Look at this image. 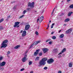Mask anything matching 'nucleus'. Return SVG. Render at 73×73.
Here are the masks:
<instances>
[{"instance_id":"obj_1","label":"nucleus","mask_w":73,"mask_h":73,"mask_svg":"<svg viewBox=\"0 0 73 73\" xmlns=\"http://www.w3.org/2000/svg\"><path fill=\"white\" fill-rule=\"evenodd\" d=\"M47 60H48V58H44L40 60L39 64L40 66H41V65H45L46 64V62L45 61H46Z\"/></svg>"},{"instance_id":"obj_2","label":"nucleus","mask_w":73,"mask_h":73,"mask_svg":"<svg viewBox=\"0 0 73 73\" xmlns=\"http://www.w3.org/2000/svg\"><path fill=\"white\" fill-rule=\"evenodd\" d=\"M8 42V40L7 39L4 40L1 44V48H6L8 45V44H6V43H7Z\"/></svg>"},{"instance_id":"obj_3","label":"nucleus","mask_w":73,"mask_h":73,"mask_svg":"<svg viewBox=\"0 0 73 73\" xmlns=\"http://www.w3.org/2000/svg\"><path fill=\"white\" fill-rule=\"evenodd\" d=\"M28 7H30L31 8H33L35 7V2H33L31 3H28Z\"/></svg>"},{"instance_id":"obj_4","label":"nucleus","mask_w":73,"mask_h":73,"mask_svg":"<svg viewBox=\"0 0 73 73\" xmlns=\"http://www.w3.org/2000/svg\"><path fill=\"white\" fill-rule=\"evenodd\" d=\"M44 19V17L43 16H41L39 19V17L38 19H37V20L36 21V23H38V21H39V22L40 23L43 21V20Z\"/></svg>"},{"instance_id":"obj_5","label":"nucleus","mask_w":73,"mask_h":73,"mask_svg":"<svg viewBox=\"0 0 73 73\" xmlns=\"http://www.w3.org/2000/svg\"><path fill=\"white\" fill-rule=\"evenodd\" d=\"M47 62L48 64H52V63L54 62V60L52 58H50L48 59L47 61Z\"/></svg>"},{"instance_id":"obj_6","label":"nucleus","mask_w":73,"mask_h":73,"mask_svg":"<svg viewBox=\"0 0 73 73\" xmlns=\"http://www.w3.org/2000/svg\"><path fill=\"white\" fill-rule=\"evenodd\" d=\"M20 24V22H16L15 23V25H14V28H15V27H16L17 26V28H18V27H20L19 25V24ZM19 25V26H18Z\"/></svg>"},{"instance_id":"obj_7","label":"nucleus","mask_w":73,"mask_h":73,"mask_svg":"<svg viewBox=\"0 0 73 73\" xmlns=\"http://www.w3.org/2000/svg\"><path fill=\"white\" fill-rule=\"evenodd\" d=\"M39 51H40V49H38L36 50V52H34V55L35 56H37V54H38Z\"/></svg>"},{"instance_id":"obj_8","label":"nucleus","mask_w":73,"mask_h":73,"mask_svg":"<svg viewBox=\"0 0 73 73\" xmlns=\"http://www.w3.org/2000/svg\"><path fill=\"white\" fill-rule=\"evenodd\" d=\"M6 64V62H3L2 63L0 62V68L1 66L3 67L5 66Z\"/></svg>"},{"instance_id":"obj_9","label":"nucleus","mask_w":73,"mask_h":73,"mask_svg":"<svg viewBox=\"0 0 73 73\" xmlns=\"http://www.w3.org/2000/svg\"><path fill=\"white\" fill-rule=\"evenodd\" d=\"M30 25H26L25 26V31H27V30H28V29H29V28H30Z\"/></svg>"},{"instance_id":"obj_10","label":"nucleus","mask_w":73,"mask_h":73,"mask_svg":"<svg viewBox=\"0 0 73 73\" xmlns=\"http://www.w3.org/2000/svg\"><path fill=\"white\" fill-rule=\"evenodd\" d=\"M27 57V55H25V56L23 57L22 59V60L23 62H25L26 60V58Z\"/></svg>"},{"instance_id":"obj_11","label":"nucleus","mask_w":73,"mask_h":73,"mask_svg":"<svg viewBox=\"0 0 73 73\" xmlns=\"http://www.w3.org/2000/svg\"><path fill=\"white\" fill-rule=\"evenodd\" d=\"M26 34L27 32L26 31H23L22 34V37H24L25 36H26Z\"/></svg>"},{"instance_id":"obj_12","label":"nucleus","mask_w":73,"mask_h":73,"mask_svg":"<svg viewBox=\"0 0 73 73\" xmlns=\"http://www.w3.org/2000/svg\"><path fill=\"white\" fill-rule=\"evenodd\" d=\"M43 52L44 53L46 52H47L49 50V49H48V48H43Z\"/></svg>"},{"instance_id":"obj_13","label":"nucleus","mask_w":73,"mask_h":73,"mask_svg":"<svg viewBox=\"0 0 73 73\" xmlns=\"http://www.w3.org/2000/svg\"><path fill=\"white\" fill-rule=\"evenodd\" d=\"M39 42H40V41H36L33 43V44L34 45H37V44H38Z\"/></svg>"},{"instance_id":"obj_14","label":"nucleus","mask_w":73,"mask_h":73,"mask_svg":"<svg viewBox=\"0 0 73 73\" xmlns=\"http://www.w3.org/2000/svg\"><path fill=\"white\" fill-rule=\"evenodd\" d=\"M70 21V19L69 18H67L64 21V22H68V21Z\"/></svg>"},{"instance_id":"obj_15","label":"nucleus","mask_w":73,"mask_h":73,"mask_svg":"<svg viewBox=\"0 0 73 73\" xmlns=\"http://www.w3.org/2000/svg\"><path fill=\"white\" fill-rule=\"evenodd\" d=\"M69 67H72L73 64H72V62H70V63H69Z\"/></svg>"},{"instance_id":"obj_16","label":"nucleus","mask_w":73,"mask_h":73,"mask_svg":"<svg viewBox=\"0 0 73 73\" xmlns=\"http://www.w3.org/2000/svg\"><path fill=\"white\" fill-rule=\"evenodd\" d=\"M72 13H73V12H69L68 14V16H70Z\"/></svg>"},{"instance_id":"obj_17","label":"nucleus","mask_w":73,"mask_h":73,"mask_svg":"<svg viewBox=\"0 0 73 73\" xmlns=\"http://www.w3.org/2000/svg\"><path fill=\"white\" fill-rule=\"evenodd\" d=\"M59 37L60 38H63L64 37V34H62L60 35L59 36Z\"/></svg>"},{"instance_id":"obj_18","label":"nucleus","mask_w":73,"mask_h":73,"mask_svg":"<svg viewBox=\"0 0 73 73\" xmlns=\"http://www.w3.org/2000/svg\"><path fill=\"white\" fill-rule=\"evenodd\" d=\"M20 45H18L16 46H15V47L14 48L15 49H18V48H19V47H20Z\"/></svg>"},{"instance_id":"obj_19","label":"nucleus","mask_w":73,"mask_h":73,"mask_svg":"<svg viewBox=\"0 0 73 73\" xmlns=\"http://www.w3.org/2000/svg\"><path fill=\"white\" fill-rule=\"evenodd\" d=\"M39 58H40V57H36V58L35 59V60L36 61H37L38 60H39Z\"/></svg>"},{"instance_id":"obj_20","label":"nucleus","mask_w":73,"mask_h":73,"mask_svg":"<svg viewBox=\"0 0 73 73\" xmlns=\"http://www.w3.org/2000/svg\"><path fill=\"white\" fill-rule=\"evenodd\" d=\"M68 31L69 32V33H70L72 32V29H68Z\"/></svg>"},{"instance_id":"obj_21","label":"nucleus","mask_w":73,"mask_h":73,"mask_svg":"<svg viewBox=\"0 0 73 73\" xmlns=\"http://www.w3.org/2000/svg\"><path fill=\"white\" fill-rule=\"evenodd\" d=\"M29 61H30V62H29V65H32L33 62L32 61H31V60Z\"/></svg>"},{"instance_id":"obj_22","label":"nucleus","mask_w":73,"mask_h":73,"mask_svg":"<svg viewBox=\"0 0 73 73\" xmlns=\"http://www.w3.org/2000/svg\"><path fill=\"white\" fill-rule=\"evenodd\" d=\"M65 51H66V48H64L62 51V53H63V52H65Z\"/></svg>"},{"instance_id":"obj_23","label":"nucleus","mask_w":73,"mask_h":73,"mask_svg":"<svg viewBox=\"0 0 73 73\" xmlns=\"http://www.w3.org/2000/svg\"><path fill=\"white\" fill-rule=\"evenodd\" d=\"M4 29V28H3V27L1 26H0V30L1 31V30H3V29Z\"/></svg>"},{"instance_id":"obj_24","label":"nucleus","mask_w":73,"mask_h":73,"mask_svg":"<svg viewBox=\"0 0 73 73\" xmlns=\"http://www.w3.org/2000/svg\"><path fill=\"white\" fill-rule=\"evenodd\" d=\"M69 8H71L72 9H73V4H72L69 7Z\"/></svg>"},{"instance_id":"obj_25","label":"nucleus","mask_w":73,"mask_h":73,"mask_svg":"<svg viewBox=\"0 0 73 73\" xmlns=\"http://www.w3.org/2000/svg\"><path fill=\"white\" fill-rule=\"evenodd\" d=\"M52 38L54 40H55V39H56V36H53L52 37Z\"/></svg>"},{"instance_id":"obj_26","label":"nucleus","mask_w":73,"mask_h":73,"mask_svg":"<svg viewBox=\"0 0 73 73\" xmlns=\"http://www.w3.org/2000/svg\"><path fill=\"white\" fill-rule=\"evenodd\" d=\"M66 33L67 34H69V30H68L66 31Z\"/></svg>"},{"instance_id":"obj_27","label":"nucleus","mask_w":73,"mask_h":73,"mask_svg":"<svg viewBox=\"0 0 73 73\" xmlns=\"http://www.w3.org/2000/svg\"><path fill=\"white\" fill-rule=\"evenodd\" d=\"M42 52H40L39 53V55L40 56H42Z\"/></svg>"},{"instance_id":"obj_28","label":"nucleus","mask_w":73,"mask_h":73,"mask_svg":"<svg viewBox=\"0 0 73 73\" xmlns=\"http://www.w3.org/2000/svg\"><path fill=\"white\" fill-rule=\"evenodd\" d=\"M27 10L28 12H29L31 10V8H28L27 9Z\"/></svg>"},{"instance_id":"obj_29","label":"nucleus","mask_w":73,"mask_h":73,"mask_svg":"<svg viewBox=\"0 0 73 73\" xmlns=\"http://www.w3.org/2000/svg\"><path fill=\"white\" fill-rule=\"evenodd\" d=\"M26 12H27V10H24L23 12V14H25Z\"/></svg>"},{"instance_id":"obj_30","label":"nucleus","mask_w":73,"mask_h":73,"mask_svg":"<svg viewBox=\"0 0 73 73\" xmlns=\"http://www.w3.org/2000/svg\"><path fill=\"white\" fill-rule=\"evenodd\" d=\"M51 41V39H47L46 41V42H48V41Z\"/></svg>"},{"instance_id":"obj_31","label":"nucleus","mask_w":73,"mask_h":73,"mask_svg":"<svg viewBox=\"0 0 73 73\" xmlns=\"http://www.w3.org/2000/svg\"><path fill=\"white\" fill-rule=\"evenodd\" d=\"M4 20L3 19H2L0 20V23H1Z\"/></svg>"},{"instance_id":"obj_32","label":"nucleus","mask_w":73,"mask_h":73,"mask_svg":"<svg viewBox=\"0 0 73 73\" xmlns=\"http://www.w3.org/2000/svg\"><path fill=\"white\" fill-rule=\"evenodd\" d=\"M35 34L37 36L38 35V33L37 31H36L35 32Z\"/></svg>"},{"instance_id":"obj_33","label":"nucleus","mask_w":73,"mask_h":73,"mask_svg":"<svg viewBox=\"0 0 73 73\" xmlns=\"http://www.w3.org/2000/svg\"><path fill=\"white\" fill-rule=\"evenodd\" d=\"M17 7V5H16L15 6H14L13 8V9H16V7Z\"/></svg>"},{"instance_id":"obj_34","label":"nucleus","mask_w":73,"mask_h":73,"mask_svg":"<svg viewBox=\"0 0 73 73\" xmlns=\"http://www.w3.org/2000/svg\"><path fill=\"white\" fill-rule=\"evenodd\" d=\"M3 56H1L0 57V61H1V60H3Z\"/></svg>"},{"instance_id":"obj_35","label":"nucleus","mask_w":73,"mask_h":73,"mask_svg":"<svg viewBox=\"0 0 73 73\" xmlns=\"http://www.w3.org/2000/svg\"><path fill=\"white\" fill-rule=\"evenodd\" d=\"M44 70H46V69H48V67H45L44 68Z\"/></svg>"},{"instance_id":"obj_36","label":"nucleus","mask_w":73,"mask_h":73,"mask_svg":"<svg viewBox=\"0 0 73 73\" xmlns=\"http://www.w3.org/2000/svg\"><path fill=\"white\" fill-rule=\"evenodd\" d=\"M10 53H11V52H10V51H8L7 52V55H9V54H10Z\"/></svg>"},{"instance_id":"obj_37","label":"nucleus","mask_w":73,"mask_h":73,"mask_svg":"<svg viewBox=\"0 0 73 73\" xmlns=\"http://www.w3.org/2000/svg\"><path fill=\"white\" fill-rule=\"evenodd\" d=\"M25 70V69L24 68H23L21 69V71H23V70Z\"/></svg>"},{"instance_id":"obj_38","label":"nucleus","mask_w":73,"mask_h":73,"mask_svg":"<svg viewBox=\"0 0 73 73\" xmlns=\"http://www.w3.org/2000/svg\"><path fill=\"white\" fill-rule=\"evenodd\" d=\"M61 57H62L61 55H59L58 57V58H61Z\"/></svg>"},{"instance_id":"obj_39","label":"nucleus","mask_w":73,"mask_h":73,"mask_svg":"<svg viewBox=\"0 0 73 73\" xmlns=\"http://www.w3.org/2000/svg\"><path fill=\"white\" fill-rule=\"evenodd\" d=\"M11 16H7V18L9 19H10V18H11Z\"/></svg>"},{"instance_id":"obj_40","label":"nucleus","mask_w":73,"mask_h":73,"mask_svg":"<svg viewBox=\"0 0 73 73\" xmlns=\"http://www.w3.org/2000/svg\"><path fill=\"white\" fill-rule=\"evenodd\" d=\"M52 42L51 41H50L48 42V44H52Z\"/></svg>"},{"instance_id":"obj_41","label":"nucleus","mask_w":73,"mask_h":73,"mask_svg":"<svg viewBox=\"0 0 73 73\" xmlns=\"http://www.w3.org/2000/svg\"><path fill=\"white\" fill-rule=\"evenodd\" d=\"M24 15H22L20 17V18H22L23 16H24Z\"/></svg>"},{"instance_id":"obj_42","label":"nucleus","mask_w":73,"mask_h":73,"mask_svg":"<svg viewBox=\"0 0 73 73\" xmlns=\"http://www.w3.org/2000/svg\"><path fill=\"white\" fill-rule=\"evenodd\" d=\"M54 33V32H52L51 33V35H53Z\"/></svg>"},{"instance_id":"obj_43","label":"nucleus","mask_w":73,"mask_h":73,"mask_svg":"<svg viewBox=\"0 0 73 73\" xmlns=\"http://www.w3.org/2000/svg\"><path fill=\"white\" fill-rule=\"evenodd\" d=\"M58 73H62L61 71H59L58 72Z\"/></svg>"},{"instance_id":"obj_44","label":"nucleus","mask_w":73,"mask_h":73,"mask_svg":"<svg viewBox=\"0 0 73 73\" xmlns=\"http://www.w3.org/2000/svg\"><path fill=\"white\" fill-rule=\"evenodd\" d=\"M23 30H21L20 32V33H23Z\"/></svg>"},{"instance_id":"obj_45","label":"nucleus","mask_w":73,"mask_h":73,"mask_svg":"<svg viewBox=\"0 0 73 73\" xmlns=\"http://www.w3.org/2000/svg\"><path fill=\"white\" fill-rule=\"evenodd\" d=\"M62 53V52H60V53L58 54V55H60V54H61Z\"/></svg>"},{"instance_id":"obj_46","label":"nucleus","mask_w":73,"mask_h":73,"mask_svg":"<svg viewBox=\"0 0 73 73\" xmlns=\"http://www.w3.org/2000/svg\"><path fill=\"white\" fill-rule=\"evenodd\" d=\"M54 12H52L51 13V15H52V16H53V15Z\"/></svg>"},{"instance_id":"obj_47","label":"nucleus","mask_w":73,"mask_h":73,"mask_svg":"<svg viewBox=\"0 0 73 73\" xmlns=\"http://www.w3.org/2000/svg\"><path fill=\"white\" fill-rule=\"evenodd\" d=\"M63 25H64V26H66V24H64Z\"/></svg>"},{"instance_id":"obj_48","label":"nucleus","mask_w":73,"mask_h":73,"mask_svg":"<svg viewBox=\"0 0 73 73\" xmlns=\"http://www.w3.org/2000/svg\"><path fill=\"white\" fill-rule=\"evenodd\" d=\"M30 73H33V72L31 71L30 72Z\"/></svg>"},{"instance_id":"obj_49","label":"nucleus","mask_w":73,"mask_h":73,"mask_svg":"<svg viewBox=\"0 0 73 73\" xmlns=\"http://www.w3.org/2000/svg\"><path fill=\"white\" fill-rule=\"evenodd\" d=\"M48 28H49V24H48V27H47Z\"/></svg>"},{"instance_id":"obj_50","label":"nucleus","mask_w":73,"mask_h":73,"mask_svg":"<svg viewBox=\"0 0 73 73\" xmlns=\"http://www.w3.org/2000/svg\"><path fill=\"white\" fill-rule=\"evenodd\" d=\"M70 1V0H67V2H69Z\"/></svg>"},{"instance_id":"obj_51","label":"nucleus","mask_w":73,"mask_h":73,"mask_svg":"<svg viewBox=\"0 0 73 73\" xmlns=\"http://www.w3.org/2000/svg\"><path fill=\"white\" fill-rule=\"evenodd\" d=\"M54 9L53 10H52V12H54Z\"/></svg>"},{"instance_id":"obj_52","label":"nucleus","mask_w":73,"mask_h":73,"mask_svg":"<svg viewBox=\"0 0 73 73\" xmlns=\"http://www.w3.org/2000/svg\"><path fill=\"white\" fill-rule=\"evenodd\" d=\"M53 26H51V28H53Z\"/></svg>"},{"instance_id":"obj_53","label":"nucleus","mask_w":73,"mask_h":73,"mask_svg":"<svg viewBox=\"0 0 73 73\" xmlns=\"http://www.w3.org/2000/svg\"><path fill=\"white\" fill-rule=\"evenodd\" d=\"M2 69H3H3H4V68H1V70H2Z\"/></svg>"},{"instance_id":"obj_54","label":"nucleus","mask_w":73,"mask_h":73,"mask_svg":"<svg viewBox=\"0 0 73 73\" xmlns=\"http://www.w3.org/2000/svg\"><path fill=\"white\" fill-rule=\"evenodd\" d=\"M62 56H65V54H62Z\"/></svg>"},{"instance_id":"obj_55","label":"nucleus","mask_w":73,"mask_h":73,"mask_svg":"<svg viewBox=\"0 0 73 73\" xmlns=\"http://www.w3.org/2000/svg\"><path fill=\"white\" fill-rule=\"evenodd\" d=\"M54 25V23H53L52 25V26H53V25Z\"/></svg>"},{"instance_id":"obj_56","label":"nucleus","mask_w":73,"mask_h":73,"mask_svg":"<svg viewBox=\"0 0 73 73\" xmlns=\"http://www.w3.org/2000/svg\"><path fill=\"white\" fill-rule=\"evenodd\" d=\"M60 32H61V30H59V33H60Z\"/></svg>"},{"instance_id":"obj_57","label":"nucleus","mask_w":73,"mask_h":73,"mask_svg":"<svg viewBox=\"0 0 73 73\" xmlns=\"http://www.w3.org/2000/svg\"><path fill=\"white\" fill-rule=\"evenodd\" d=\"M6 21H8V19L7 18L6 19Z\"/></svg>"},{"instance_id":"obj_58","label":"nucleus","mask_w":73,"mask_h":73,"mask_svg":"<svg viewBox=\"0 0 73 73\" xmlns=\"http://www.w3.org/2000/svg\"><path fill=\"white\" fill-rule=\"evenodd\" d=\"M35 12H37V11H34Z\"/></svg>"},{"instance_id":"obj_59","label":"nucleus","mask_w":73,"mask_h":73,"mask_svg":"<svg viewBox=\"0 0 73 73\" xmlns=\"http://www.w3.org/2000/svg\"><path fill=\"white\" fill-rule=\"evenodd\" d=\"M38 29H39V26H38Z\"/></svg>"},{"instance_id":"obj_60","label":"nucleus","mask_w":73,"mask_h":73,"mask_svg":"<svg viewBox=\"0 0 73 73\" xmlns=\"http://www.w3.org/2000/svg\"><path fill=\"white\" fill-rule=\"evenodd\" d=\"M51 22V20L49 22L50 23Z\"/></svg>"},{"instance_id":"obj_61","label":"nucleus","mask_w":73,"mask_h":73,"mask_svg":"<svg viewBox=\"0 0 73 73\" xmlns=\"http://www.w3.org/2000/svg\"><path fill=\"white\" fill-rule=\"evenodd\" d=\"M48 28V27H47V29H48V28Z\"/></svg>"},{"instance_id":"obj_62","label":"nucleus","mask_w":73,"mask_h":73,"mask_svg":"<svg viewBox=\"0 0 73 73\" xmlns=\"http://www.w3.org/2000/svg\"><path fill=\"white\" fill-rule=\"evenodd\" d=\"M15 2H15V1L14 2V3H15Z\"/></svg>"},{"instance_id":"obj_63","label":"nucleus","mask_w":73,"mask_h":73,"mask_svg":"<svg viewBox=\"0 0 73 73\" xmlns=\"http://www.w3.org/2000/svg\"><path fill=\"white\" fill-rule=\"evenodd\" d=\"M1 0H0V1H1Z\"/></svg>"},{"instance_id":"obj_64","label":"nucleus","mask_w":73,"mask_h":73,"mask_svg":"<svg viewBox=\"0 0 73 73\" xmlns=\"http://www.w3.org/2000/svg\"><path fill=\"white\" fill-rule=\"evenodd\" d=\"M42 1L43 0H42Z\"/></svg>"}]
</instances>
